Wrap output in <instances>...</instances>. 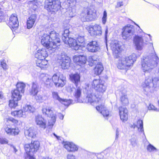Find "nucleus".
Segmentation results:
<instances>
[{
	"label": "nucleus",
	"mask_w": 159,
	"mask_h": 159,
	"mask_svg": "<svg viewBox=\"0 0 159 159\" xmlns=\"http://www.w3.org/2000/svg\"><path fill=\"white\" fill-rule=\"evenodd\" d=\"M159 61L158 57L155 54L149 55L145 57L142 60V69L144 72H150L156 67Z\"/></svg>",
	"instance_id": "obj_1"
},
{
	"label": "nucleus",
	"mask_w": 159,
	"mask_h": 159,
	"mask_svg": "<svg viewBox=\"0 0 159 159\" xmlns=\"http://www.w3.org/2000/svg\"><path fill=\"white\" fill-rule=\"evenodd\" d=\"M159 86V78L148 76L146 77L142 86L145 94L152 92Z\"/></svg>",
	"instance_id": "obj_2"
},
{
	"label": "nucleus",
	"mask_w": 159,
	"mask_h": 159,
	"mask_svg": "<svg viewBox=\"0 0 159 159\" xmlns=\"http://www.w3.org/2000/svg\"><path fill=\"white\" fill-rule=\"evenodd\" d=\"M135 57V54H133L129 56L122 58L119 61L118 68L119 69L125 70L131 68L134 61H136Z\"/></svg>",
	"instance_id": "obj_3"
},
{
	"label": "nucleus",
	"mask_w": 159,
	"mask_h": 159,
	"mask_svg": "<svg viewBox=\"0 0 159 159\" xmlns=\"http://www.w3.org/2000/svg\"><path fill=\"white\" fill-rule=\"evenodd\" d=\"M44 8L47 10H61L64 9L61 7L59 0H46Z\"/></svg>",
	"instance_id": "obj_4"
},
{
	"label": "nucleus",
	"mask_w": 159,
	"mask_h": 159,
	"mask_svg": "<svg viewBox=\"0 0 159 159\" xmlns=\"http://www.w3.org/2000/svg\"><path fill=\"white\" fill-rule=\"evenodd\" d=\"M52 78L53 83H54L56 87H62L66 84V77L62 74L59 73L55 74Z\"/></svg>",
	"instance_id": "obj_5"
},
{
	"label": "nucleus",
	"mask_w": 159,
	"mask_h": 159,
	"mask_svg": "<svg viewBox=\"0 0 159 159\" xmlns=\"http://www.w3.org/2000/svg\"><path fill=\"white\" fill-rule=\"evenodd\" d=\"M86 11V13L84 11L81 14V20L83 21L95 20L98 17V12L96 11Z\"/></svg>",
	"instance_id": "obj_6"
},
{
	"label": "nucleus",
	"mask_w": 159,
	"mask_h": 159,
	"mask_svg": "<svg viewBox=\"0 0 159 159\" xmlns=\"http://www.w3.org/2000/svg\"><path fill=\"white\" fill-rule=\"evenodd\" d=\"M58 60L61 64V66L63 69H68L70 66L71 60L69 57L64 53H61L58 56Z\"/></svg>",
	"instance_id": "obj_7"
},
{
	"label": "nucleus",
	"mask_w": 159,
	"mask_h": 159,
	"mask_svg": "<svg viewBox=\"0 0 159 159\" xmlns=\"http://www.w3.org/2000/svg\"><path fill=\"white\" fill-rule=\"evenodd\" d=\"M92 85L96 91L100 93H103L107 89V86L104 82L100 80H94L92 82Z\"/></svg>",
	"instance_id": "obj_8"
},
{
	"label": "nucleus",
	"mask_w": 159,
	"mask_h": 159,
	"mask_svg": "<svg viewBox=\"0 0 159 159\" xmlns=\"http://www.w3.org/2000/svg\"><path fill=\"white\" fill-rule=\"evenodd\" d=\"M64 43L69 45L70 47L75 50L80 49L81 44L78 43L77 40L71 38L62 37Z\"/></svg>",
	"instance_id": "obj_9"
},
{
	"label": "nucleus",
	"mask_w": 159,
	"mask_h": 159,
	"mask_svg": "<svg viewBox=\"0 0 159 159\" xmlns=\"http://www.w3.org/2000/svg\"><path fill=\"white\" fill-rule=\"evenodd\" d=\"M134 27L133 25L129 24L125 26L122 33L123 39L128 40L131 38L134 33Z\"/></svg>",
	"instance_id": "obj_10"
},
{
	"label": "nucleus",
	"mask_w": 159,
	"mask_h": 159,
	"mask_svg": "<svg viewBox=\"0 0 159 159\" xmlns=\"http://www.w3.org/2000/svg\"><path fill=\"white\" fill-rule=\"evenodd\" d=\"M41 42L42 45L46 47L48 50L53 51L52 43L49 34H43L41 37Z\"/></svg>",
	"instance_id": "obj_11"
},
{
	"label": "nucleus",
	"mask_w": 159,
	"mask_h": 159,
	"mask_svg": "<svg viewBox=\"0 0 159 159\" xmlns=\"http://www.w3.org/2000/svg\"><path fill=\"white\" fill-rule=\"evenodd\" d=\"M39 147V143L38 141L31 142L30 144H26L24 147L26 152L28 154L30 152H34L37 151Z\"/></svg>",
	"instance_id": "obj_12"
},
{
	"label": "nucleus",
	"mask_w": 159,
	"mask_h": 159,
	"mask_svg": "<svg viewBox=\"0 0 159 159\" xmlns=\"http://www.w3.org/2000/svg\"><path fill=\"white\" fill-rule=\"evenodd\" d=\"M98 102V103H102V104L98 105L96 107V109L97 110L101 113L103 117H107L109 115V111L107 108L105 107L104 105V101L100 98H97Z\"/></svg>",
	"instance_id": "obj_13"
},
{
	"label": "nucleus",
	"mask_w": 159,
	"mask_h": 159,
	"mask_svg": "<svg viewBox=\"0 0 159 159\" xmlns=\"http://www.w3.org/2000/svg\"><path fill=\"white\" fill-rule=\"evenodd\" d=\"M49 36L52 43L53 51H55V49L58 45L57 44L60 42V39L59 37V34L57 33L55 31H51L49 34Z\"/></svg>",
	"instance_id": "obj_14"
},
{
	"label": "nucleus",
	"mask_w": 159,
	"mask_h": 159,
	"mask_svg": "<svg viewBox=\"0 0 159 159\" xmlns=\"http://www.w3.org/2000/svg\"><path fill=\"white\" fill-rule=\"evenodd\" d=\"M89 32L91 35L95 36L101 35L102 33L101 27L98 25H95L89 27Z\"/></svg>",
	"instance_id": "obj_15"
},
{
	"label": "nucleus",
	"mask_w": 159,
	"mask_h": 159,
	"mask_svg": "<svg viewBox=\"0 0 159 159\" xmlns=\"http://www.w3.org/2000/svg\"><path fill=\"white\" fill-rule=\"evenodd\" d=\"M9 26L11 29H16L19 25V21L17 16L16 14H13L9 18Z\"/></svg>",
	"instance_id": "obj_16"
},
{
	"label": "nucleus",
	"mask_w": 159,
	"mask_h": 159,
	"mask_svg": "<svg viewBox=\"0 0 159 159\" xmlns=\"http://www.w3.org/2000/svg\"><path fill=\"white\" fill-rule=\"evenodd\" d=\"M133 41L136 49L141 50L142 49L144 45V43L141 37L135 36L134 37Z\"/></svg>",
	"instance_id": "obj_17"
},
{
	"label": "nucleus",
	"mask_w": 159,
	"mask_h": 159,
	"mask_svg": "<svg viewBox=\"0 0 159 159\" xmlns=\"http://www.w3.org/2000/svg\"><path fill=\"white\" fill-rule=\"evenodd\" d=\"M86 48L88 51L91 52H96L100 50L98 43L95 41H92L88 43Z\"/></svg>",
	"instance_id": "obj_18"
},
{
	"label": "nucleus",
	"mask_w": 159,
	"mask_h": 159,
	"mask_svg": "<svg viewBox=\"0 0 159 159\" xmlns=\"http://www.w3.org/2000/svg\"><path fill=\"white\" fill-rule=\"evenodd\" d=\"M111 49L113 53L116 54L118 53L120 51L121 45L120 42L117 40L112 41L110 43Z\"/></svg>",
	"instance_id": "obj_19"
},
{
	"label": "nucleus",
	"mask_w": 159,
	"mask_h": 159,
	"mask_svg": "<svg viewBox=\"0 0 159 159\" xmlns=\"http://www.w3.org/2000/svg\"><path fill=\"white\" fill-rule=\"evenodd\" d=\"M39 89L38 84L36 82H32L31 87L29 90L30 95L33 97L36 95L39 92Z\"/></svg>",
	"instance_id": "obj_20"
},
{
	"label": "nucleus",
	"mask_w": 159,
	"mask_h": 159,
	"mask_svg": "<svg viewBox=\"0 0 159 159\" xmlns=\"http://www.w3.org/2000/svg\"><path fill=\"white\" fill-rule=\"evenodd\" d=\"M120 101L123 105L126 106L129 104V101L127 95L126 91L124 89L120 92Z\"/></svg>",
	"instance_id": "obj_21"
},
{
	"label": "nucleus",
	"mask_w": 159,
	"mask_h": 159,
	"mask_svg": "<svg viewBox=\"0 0 159 159\" xmlns=\"http://www.w3.org/2000/svg\"><path fill=\"white\" fill-rule=\"evenodd\" d=\"M34 55L35 57L38 59L41 60H45L48 55L47 51L45 49L38 50Z\"/></svg>",
	"instance_id": "obj_22"
},
{
	"label": "nucleus",
	"mask_w": 159,
	"mask_h": 159,
	"mask_svg": "<svg viewBox=\"0 0 159 159\" xmlns=\"http://www.w3.org/2000/svg\"><path fill=\"white\" fill-rule=\"evenodd\" d=\"M35 122L39 127L45 129L47 126L46 120L40 115H38L35 117Z\"/></svg>",
	"instance_id": "obj_23"
},
{
	"label": "nucleus",
	"mask_w": 159,
	"mask_h": 159,
	"mask_svg": "<svg viewBox=\"0 0 159 159\" xmlns=\"http://www.w3.org/2000/svg\"><path fill=\"white\" fill-rule=\"evenodd\" d=\"M119 109L121 120L123 121H126L128 119L127 113L128 111L127 109L121 107H119Z\"/></svg>",
	"instance_id": "obj_24"
},
{
	"label": "nucleus",
	"mask_w": 159,
	"mask_h": 159,
	"mask_svg": "<svg viewBox=\"0 0 159 159\" xmlns=\"http://www.w3.org/2000/svg\"><path fill=\"white\" fill-rule=\"evenodd\" d=\"M86 60L85 57L81 55L75 56L73 57L74 61L77 65L80 66L85 64L86 62Z\"/></svg>",
	"instance_id": "obj_25"
},
{
	"label": "nucleus",
	"mask_w": 159,
	"mask_h": 159,
	"mask_svg": "<svg viewBox=\"0 0 159 159\" xmlns=\"http://www.w3.org/2000/svg\"><path fill=\"white\" fill-rule=\"evenodd\" d=\"M64 148L69 152H74L78 150V147L71 142H66L64 146Z\"/></svg>",
	"instance_id": "obj_26"
},
{
	"label": "nucleus",
	"mask_w": 159,
	"mask_h": 159,
	"mask_svg": "<svg viewBox=\"0 0 159 159\" xmlns=\"http://www.w3.org/2000/svg\"><path fill=\"white\" fill-rule=\"evenodd\" d=\"M42 110L43 114L48 117H51L52 116H56V115L53 113L52 110L50 107H44L42 108Z\"/></svg>",
	"instance_id": "obj_27"
},
{
	"label": "nucleus",
	"mask_w": 159,
	"mask_h": 159,
	"mask_svg": "<svg viewBox=\"0 0 159 159\" xmlns=\"http://www.w3.org/2000/svg\"><path fill=\"white\" fill-rule=\"evenodd\" d=\"M71 81L74 83L76 86H77L80 82V76L78 73L72 74L70 75Z\"/></svg>",
	"instance_id": "obj_28"
},
{
	"label": "nucleus",
	"mask_w": 159,
	"mask_h": 159,
	"mask_svg": "<svg viewBox=\"0 0 159 159\" xmlns=\"http://www.w3.org/2000/svg\"><path fill=\"white\" fill-rule=\"evenodd\" d=\"M48 62L45 60L37 59L36 61L37 66L39 67L41 69H45L48 67Z\"/></svg>",
	"instance_id": "obj_29"
},
{
	"label": "nucleus",
	"mask_w": 159,
	"mask_h": 159,
	"mask_svg": "<svg viewBox=\"0 0 159 159\" xmlns=\"http://www.w3.org/2000/svg\"><path fill=\"white\" fill-rule=\"evenodd\" d=\"M11 115L13 116H16L18 117H25L26 116L27 113L25 112L22 110H16L12 112L11 113Z\"/></svg>",
	"instance_id": "obj_30"
},
{
	"label": "nucleus",
	"mask_w": 159,
	"mask_h": 159,
	"mask_svg": "<svg viewBox=\"0 0 159 159\" xmlns=\"http://www.w3.org/2000/svg\"><path fill=\"white\" fill-rule=\"evenodd\" d=\"M6 132L9 135H16L18 134L19 133V130L18 128L11 129L7 127L5 128Z\"/></svg>",
	"instance_id": "obj_31"
},
{
	"label": "nucleus",
	"mask_w": 159,
	"mask_h": 159,
	"mask_svg": "<svg viewBox=\"0 0 159 159\" xmlns=\"http://www.w3.org/2000/svg\"><path fill=\"white\" fill-rule=\"evenodd\" d=\"M95 98H96V96L93 94L91 91H88L86 100L88 102L91 104L95 102H96V101L95 100Z\"/></svg>",
	"instance_id": "obj_32"
},
{
	"label": "nucleus",
	"mask_w": 159,
	"mask_h": 159,
	"mask_svg": "<svg viewBox=\"0 0 159 159\" xmlns=\"http://www.w3.org/2000/svg\"><path fill=\"white\" fill-rule=\"evenodd\" d=\"M25 134L26 137L34 138L35 136V131L33 128H30L25 131Z\"/></svg>",
	"instance_id": "obj_33"
},
{
	"label": "nucleus",
	"mask_w": 159,
	"mask_h": 159,
	"mask_svg": "<svg viewBox=\"0 0 159 159\" xmlns=\"http://www.w3.org/2000/svg\"><path fill=\"white\" fill-rule=\"evenodd\" d=\"M72 27L69 24H67L66 26L64 27V33L62 34V37H65L66 38H69L68 37L69 34L72 32Z\"/></svg>",
	"instance_id": "obj_34"
},
{
	"label": "nucleus",
	"mask_w": 159,
	"mask_h": 159,
	"mask_svg": "<svg viewBox=\"0 0 159 159\" xmlns=\"http://www.w3.org/2000/svg\"><path fill=\"white\" fill-rule=\"evenodd\" d=\"M20 93H21L18 90L15 89L12 92V98L14 99L15 100H20L22 97Z\"/></svg>",
	"instance_id": "obj_35"
},
{
	"label": "nucleus",
	"mask_w": 159,
	"mask_h": 159,
	"mask_svg": "<svg viewBox=\"0 0 159 159\" xmlns=\"http://www.w3.org/2000/svg\"><path fill=\"white\" fill-rule=\"evenodd\" d=\"M28 4L30 9L36 10L38 9L39 4L37 0L30 1L29 2Z\"/></svg>",
	"instance_id": "obj_36"
},
{
	"label": "nucleus",
	"mask_w": 159,
	"mask_h": 159,
	"mask_svg": "<svg viewBox=\"0 0 159 159\" xmlns=\"http://www.w3.org/2000/svg\"><path fill=\"white\" fill-rule=\"evenodd\" d=\"M16 90H18L21 93L24 92L25 88L26 86L25 83L23 82H18L16 84Z\"/></svg>",
	"instance_id": "obj_37"
},
{
	"label": "nucleus",
	"mask_w": 159,
	"mask_h": 159,
	"mask_svg": "<svg viewBox=\"0 0 159 159\" xmlns=\"http://www.w3.org/2000/svg\"><path fill=\"white\" fill-rule=\"evenodd\" d=\"M103 70V67L101 64H97L94 69V73L96 75L100 74Z\"/></svg>",
	"instance_id": "obj_38"
},
{
	"label": "nucleus",
	"mask_w": 159,
	"mask_h": 159,
	"mask_svg": "<svg viewBox=\"0 0 159 159\" xmlns=\"http://www.w3.org/2000/svg\"><path fill=\"white\" fill-rule=\"evenodd\" d=\"M135 126L138 128L139 131L143 132V134H144L143 122L142 120H138L137 122V125H135L134 128Z\"/></svg>",
	"instance_id": "obj_39"
},
{
	"label": "nucleus",
	"mask_w": 159,
	"mask_h": 159,
	"mask_svg": "<svg viewBox=\"0 0 159 159\" xmlns=\"http://www.w3.org/2000/svg\"><path fill=\"white\" fill-rule=\"evenodd\" d=\"M76 40L78 42V43L81 44L80 49H81V48L84 46V43H85L84 36L83 35H79L77 38Z\"/></svg>",
	"instance_id": "obj_40"
},
{
	"label": "nucleus",
	"mask_w": 159,
	"mask_h": 159,
	"mask_svg": "<svg viewBox=\"0 0 159 159\" xmlns=\"http://www.w3.org/2000/svg\"><path fill=\"white\" fill-rule=\"evenodd\" d=\"M23 109L27 115L29 112H33L34 111V108L30 105H25Z\"/></svg>",
	"instance_id": "obj_41"
},
{
	"label": "nucleus",
	"mask_w": 159,
	"mask_h": 159,
	"mask_svg": "<svg viewBox=\"0 0 159 159\" xmlns=\"http://www.w3.org/2000/svg\"><path fill=\"white\" fill-rule=\"evenodd\" d=\"M43 80L46 85L50 87H52L53 86V82L51 78H49L48 77L45 76L43 78Z\"/></svg>",
	"instance_id": "obj_42"
},
{
	"label": "nucleus",
	"mask_w": 159,
	"mask_h": 159,
	"mask_svg": "<svg viewBox=\"0 0 159 159\" xmlns=\"http://www.w3.org/2000/svg\"><path fill=\"white\" fill-rule=\"evenodd\" d=\"M52 96L53 99L55 101H57L59 102L61 101V98L58 95V93L57 92L53 91L52 92Z\"/></svg>",
	"instance_id": "obj_43"
},
{
	"label": "nucleus",
	"mask_w": 159,
	"mask_h": 159,
	"mask_svg": "<svg viewBox=\"0 0 159 159\" xmlns=\"http://www.w3.org/2000/svg\"><path fill=\"white\" fill-rule=\"evenodd\" d=\"M18 101V100H15L13 99L10 100L9 104V107L11 108H15L17 106Z\"/></svg>",
	"instance_id": "obj_44"
},
{
	"label": "nucleus",
	"mask_w": 159,
	"mask_h": 159,
	"mask_svg": "<svg viewBox=\"0 0 159 159\" xmlns=\"http://www.w3.org/2000/svg\"><path fill=\"white\" fill-rule=\"evenodd\" d=\"M81 93V89L80 88L78 87L75 91L74 96L76 98H78L80 97Z\"/></svg>",
	"instance_id": "obj_45"
},
{
	"label": "nucleus",
	"mask_w": 159,
	"mask_h": 159,
	"mask_svg": "<svg viewBox=\"0 0 159 159\" xmlns=\"http://www.w3.org/2000/svg\"><path fill=\"white\" fill-rule=\"evenodd\" d=\"M72 101L71 100H67L62 98L60 102L66 106H68L72 102Z\"/></svg>",
	"instance_id": "obj_46"
},
{
	"label": "nucleus",
	"mask_w": 159,
	"mask_h": 159,
	"mask_svg": "<svg viewBox=\"0 0 159 159\" xmlns=\"http://www.w3.org/2000/svg\"><path fill=\"white\" fill-rule=\"evenodd\" d=\"M51 119L48 120V126L52 127L54 125L56 120V116H52Z\"/></svg>",
	"instance_id": "obj_47"
},
{
	"label": "nucleus",
	"mask_w": 159,
	"mask_h": 159,
	"mask_svg": "<svg viewBox=\"0 0 159 159\" xmlns=\"http://www.w3.org/2000/svg\"><path fill=\"white\" fill-rule=\"evenodd\" d=\"M35 96V98L38 102H42L45 100L44 97L41 95L39 94Z\"/></svg>",
	"instance_id": "obj_48"
},
{
	"label": "nucleus",
	"mask_w": 159,
	"mask_h": 159,
	"mask_svg": "<svg viewBox=\"0 0 159 159\" xmlns=\"http://www.w3.org/2000/svg\"><path fill=\"white\" fill-rule=\"evenodd\" d=\"M7 121H10L13 123L15 125H19L20 124V122L17 120L15 119L12 117H9L7 118Z\"/></svg>",
	"instance_id": "obj_49"
},
{
	"label": "nucleus",
	"mask_w": 159,
	"mask_h": 159,
	"mask_svg": "<svg viewBox=\"0 0 159 159\" xmlns=\"http://www.w3.org/2000/svg\"><path fill=\"white\" fill-rule=\"evenodd\" d=\"M147 149L149 152H151L155 151H157V149L151 144H149L147 146Z\"/></svg>",
	"instance_id": "obj_50"
},
{
	"label": "nucleus",
	"mask_w": 159,
	"mask_h": 159,
	"mask_svg": "<svg viewBox=\"0 0 159 159\" xmlns=\"http://www.w3.org/2000/svg\"><path fill=\"white\" fill-rule=\"evenodd\" d=\"M34 24V22L28 19L27 21V28L28 29L32 28Z\"/></svg>",
	"instance_id": "obj_51"
},
{
	"label": "nucleus",
	"mask_w": 159,
	"mask_h": 159,
	"mask_svg": "<svg viewBox=\"0 0 159 159\" xmlns=\"http://www.w3.org/2000/svg\"><path fill=\"white\" fill-rule=\"evenodd\" d=\"M107 13L106 11H104L103 12V16L102 18V23L104 25H105L106 22L107 20Z\"/></svg>",
	"instance_id": "obj_52"
},
{
	"label": "nucleus",
	"mask_w": 159,
	"mask_h": 159,
	"mask_svg": "<svg viewBox=\"0 0 159 159\" xmlns=\"http://www.w3.org/2000/svg\"><path fill=\"white\" fill-rule=\"evenodd\" d=\"M28 19L35 23L37 19V15L35 14H32Z\"/></svg>",
	"instance_id": "obj_53"
},
{
	"label": "nucleus",
	"mask_w": 159,
	"mask_h": 159,
	"mask_svg": "<svg viewBox=\"0 0 159 159\" xmlns=\"http://www.w3.org/2000/svg\"><path fill=\"white\" fill-rule=\"evenodd\" d=\"M8 142V140L6 139L0 138V143L1 144H7Z\"/></svg>",
	"instance_id": "obj_54"
},
{
	"label": "nucleus",
	"mask_w": 159,
	"mask_h": 159,
	"mask_svg": "<svg viewBox=\"0 0 159 159\" xmlns=\"http://www.w3.org/2000/svg\"><path fill=\"white\" fill-rule=\"evenodd\" d=\"M6 14L2 11H0V22L1 21L3 17L5 16Z\"/></svg>",
	"instance_id": "obj_55"
},
{
	"label": "nucleus",
	"mask_w": 159,
	"mask_h": 159,
	"mask_svg": "<svg viewBox=\"0 0 159 159\" xmlns=\"http://www.w3.org/2000/svg\"><path fill=\"white\" fill-rule=\"evenodd\" d=\"M75 11H68L66 12V13H69V17H73L75 15V14H73V12Z\"/></svg>",
	"instance_id": "obj_56"
},
{
	"label": "nucleus",
	"mask_w": 159,
	"mask_h": 159,
	"mask_svg": "<svg viewBox=\"0 0 159 159\" xmlns=\"http://www.w3.org/2000/svg\"><path fill=\"white\" fill-rule=\"evenodd\" d=\"M148 109L149 110H156L157 109L155 107L152 105L150 104L148 107Z\"/></svg>",
	"instance_id": "obj_57"
},
{
	"label": "nucleus",
	"mask_w": 159,
	"mask_h": 159,
	"mask_svg": "<svg viewBox=\"0 0 159 159\" xmlns=\"http://www.w3.org/2000/svg\"><path fill=\"white\" fill-rule=\"evenodd\" d=\"M97 63L96 61H93L92 60H90L89 62V65L90 66H92L93 65H96Z\"/></svg>",
	"instance_id": "obj_58"
},
{
	"label": "nucleus",
	"mask_w": 159,
	"mask_h": 159,
	"mask_svg": "<svg viewBox=\"0 0 159 159\" xmlns=\"http://www.w3.org/2000/svg\"><path fill=\"white\" fill-rule=\"evenodd\" d=\"M97 63L96 61H93L92 60H90L89 62V65L90 66H92L93 65H96Z\"/></svg>",
	"instance_id": "obj_59"
},
{
	"label": "nucleus",
	"mask_w": 159,
	"mask_h": 159,
	"mask_svg": "<svg viewBox=\"0 0 159 159\" xmlns=\"http://www.w3.org/2000/svg\"><path fill=\"white\" fill-rule=\"evenodd\" d=\"M1 66L2 67V68L4 69H7V65L3 61H1Z\"/></svg>",
	"instance_id": "obj_60"
},
{
	"label": "nucleus",
	"mask_w": 159,
	"mask_h": 159,
	"mask_svg": "<svg viewBox=\"0 0 159 159\" xmlns=\"http://www.w3.org/2000/svg\"><path fill=\"white\" fill-rule=\"evenodd\" d=\"M131 144L132 146L134 147L136 145V143L135 140L134 139H131L130 140Z\"/></svg>",
	"instance_id": "obj_61"
},
{
	"label": "nucleus",
	"mask_w": 159,
	"mask_h": 159,
	"mask_svg": "<svg viewBox=\"0 0 159 159\" xmlns=\"http://www.w3.org/2000/svg\"><path fill=\"white\" fill-rule=\"evenodd\" d=\"M67 159H75V157L73 155L69 154L67 157Z\"/></svg>",
	"instance_id": "obj_62"
},
{
	"label": "nucleus",
	"mask_w": 159,
	"mask_h": 159,
	"mask_svg": "<svg viewBox=\"0 0 159 159\" xmlns=\"http://www.w3.org/2000/svg\"><path fill=\"white\" fill-rule=\"evenodd\" d=\"M98 59L96 58L95 56H93L91 57V59L90 60H92L93 61H96V62H97V60Z\"/></svg>",
	"instance_id": "obj_63"
},
{
	"label": "nucleus",
	"mask_w": 159,
	"mask_h": 159,
	"mask_svg": "<svg viewBox=\"0 0 159 159\" xmlns=\"http://www.w3.org/2000/svg\"><path fill=\"white\" fill-rule=\"evenodd\" d=\"M123 2H118L117 5L116 6V7H121V6L123 5Z\"/></svg>",
	"instance_id": "obj_64"
}]
</instances>
